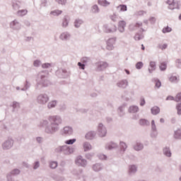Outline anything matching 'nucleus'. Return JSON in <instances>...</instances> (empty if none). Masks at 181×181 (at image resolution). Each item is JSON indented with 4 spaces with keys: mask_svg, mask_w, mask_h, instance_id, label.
I'll list each match as a JSON object with an SVG mask.
<instances>
[{
    "mask_svg": "<svg viewBox=\"0 0 181 181\" xmlns=\"http://www.w3.org/2000/svg\"><path fill=\"white\" fill-rule=\"evenodd\" d=\"M49 121L52 123V125H54V127H52V131H56V129H57V126L62 124V119L57 116L50 117Z\"/></svg>",
    "mask_w": 181,
    "mask_h": 181,
    "instance_id": "nucleus-1",
    "label": "nucleus"
},
{
    "mask_svg": "<svg viewBox=\"0 0 181 181\" xmlns=\"http://www.w3.org/2000/svg\"><path fill=\"white\" fill-rule=\"evenodd\" d=\"M115 42H117V38H110L107 42V50H112L114 49V45H115Z\"/></svg>",
    "mask_w": 181,
    "mask_h": 181,
    "instance_id": "nucleus-2",
    "label": "nucleus"
},
{
    "mask_svg": "<svg viewBox=\"0 0 181 181\" xmlns=\"http://www.w3.org/2000/svg\"><path fill=\"white\" fill-rule=\"evenodd\" d=\"M76 164L78 166H86L87 165V161L83 158L81 156H78L76 160Z\"/></svg>",
    "mask_w": 181,
    "mask_h": 181,
    "instance_id": "nucleus-3",
    "label": "nucleus"
},
{
    "mask_svg": "<svg viewBox=\"0 0 181 181\" xmlns=\"http://www.w3.org/2000/svg\"><path fill=\"white\" fill-rule=\"evenodd\" d=\"M37 100L41 104H45V103L49 101V98L47 95H40L38 96Z\"/></svg>",
    "mask_w": 181,
    "mask_h": 181,
    "instance_id": "nucleus-4",
    "label": "nucleus"
},
{
    "mask_svg": "<svg viewBox=\"0 0 181 181\" xmlns=\"http://www.w3.org/2000/svg\"><path fill=\"white\" fill-rule=\"evenodd\" d=\"M125 26H127V22H125L124 21H119L118 29L119 32H124L125 30Z\"/></svg>",
    "mask_w": 181,
    "mask_h": 181,
    "instance_id": "nucleus-5",
    "label": "nucleus"
},
{
    "mask_svg": "<svg viewBox=\"0 0 181 181\" xmlns=\"http://www.w3.org/2000/svg\"><path fill=\"white\" fill-rule=\"evenodd\" d=\"M99 135L100 136H105L107 135V129L103 127V124H99Z\"/></svg>",
    "mask_w": 181,
    "mask_h": 181,
    "instance_id": "nucleus-6",
    "label": "nucleus"
},
{
    "mask_svg": "<svg viewBox=\"0 0 181 181\" xmlns=\"http://www.w3.org/2000/svg\"><path fill=\"white\" fill-rule=\"evenodd\" d=\"M104 32L105 33H112L114 32H117V27L115 25H112L111 28H108L106 25L104 26Z\"/></svg>",
    "mask_w": 181,
    "mask_h": 181,
    "instance_id": "nucleus-7",
    "label": "nucleus"
},
{
    "mask_svg": "<svg viewBox=\"0 0 181 181\" xmlns=\"http://www.w3.org/2000/svg\"><path fill=\"white\" fill-rule=\"evenodd\" d=\"M156 63L155 62H151L149 68H148L149 73H152L153 70H156Z\"/></svg>",
    "mask_w": 181,
    "mask_h": 181,
    "instance_id": "nucleus-8",
    "label": "nucleus"
},
{
    "mask_svg": "<svg viewBox=\"0 0 181 181\" xmlns=\"http://www.w3.org/2000/svg\"><path fill=\"white\" fill-rule=\"evenodd\" d=\"M72 133H73V129H71L69 127H66L63 129V134L71 135Z\"/></svg>",
    "mask_w": 181,
    "mask_h": 181,
    "instance_id": "nucleus-9",
    "label": "nucleus"
},
{
    "mask_svg": "<svg viewBox=\"0 0 181 181\" xmlns=\"http://www.w3.org/2000/svg\"><path fill=\"white\" fill-rule=\"evenodd\" d=\"M159 112H160V109L158 106H154L151 108V114L153 115H157Z\"/></svg>",
    "mask_w": 181,
    "mask_h": 181,
    "instance_id": "nucleus-10",
    "label": "nucleus"
},
{
    "mask_svg": "<svg viewBox=\"0 0 181 181\" xmlns=\"http://www.w3.org/2000/svg\"><path fill=\"white\" fill-rule=\"evenodd\" d=\"M60 39H62V40H69V39H70V34L68 33H64L61 34Z\"/></svg>",
    "mask_w": 181,
    "mask_h": 181,
    "instance_id": "nucleus-11",
    "label": "nucleus"
},
{
    "mask_svg": "<svg viewBox=\"0 0 181 181\" xmlns=\"http://www.w3.org/2000/svg\"><path fill=\"white\" fill-rule=\"evenodd\" d=\"M13 145V141H6V142L3 144V146H4V148H5L6 149H8V148H11Z\"/></svg>",
    "mask_w": 181,
    "mask_h": 181,
    "instance_id": "nucleus-12",
    "label": "nucleus"
},
{
    "mask_svg": "<svg viewBox=\"0 0 181 181\" xmlns=\"http://www.w3.org/2000/svg\"><path fill=\"white\" fill-rule=\"evenodd\" d=\"M167 3L169 5L170 9H175V6H176V3H175V0H168Z\"/></svg>",
    "mask_w": 181,
    "mask_h": 181,
    "instance_id": "nucleus-13",
    "label": "nucleus"
},
{
    "mask_svg": "<svg viewBox=\"0 0 181 181\" xmlns=\"http://www.w3.org/2000/svg\"><path fill=\"white\" fill-rule=\"evenodd\" d=\"M129 112L135 113L139 111V107L138 106H131L129 110Z\"/></svg>",
    "mask_w": 181,
    "mask_h": 181,
    "instance_id": "nucleus-14",
    "label": "nucleus"
},
{
    "mask_svg": "<svg viewBox=\"0 0 181 181\" xmlns=\"http://www.w3.org/2000/svg\"><path fill=\"white\" fill-rule=\"evenodd\" d=\"M174 137L176 139H181V129H179L175 132Z\"/></svg>",
    "mask_w": 181,
    "mask_h": 181,
    "instance_id": "nucleus-15",
    "label": "nucleus"
},
{
    "mask_svg": "<svg viewBox=\"0 0 181 181\" xmlns=\"http://www.w3.org/2000/svg\"><path fill=\"white\" fill-rule=\"evenodd\" d=\"M91 148H92L91 144H90L88 143H84L83 144V149H84L85 152L90 151Z\"/></svg>",
    "mask_w": 181,
    "mask_h": 181,
    "instance_id": "nucleus-16",
    "label": "nucleus"
},
{
    "mask_svg": "<svg viewBox=\"0 0 181 181\" xmlns=\"http://www.w3.org/2000/svg\"><path fill=\"white\" fill-rule=\"evenodd\" d=\"M98 4L102 6H108L110 5V2L107 1V0H98Z\"/></svg>",
    "mask_w": 181,
    "mask_h": 181,
    "instance_id": "nucleus-17",
    "label": "nucleus"
},
{
    "mask_svg": "<svg viewBox=\"0 0 181 181\" xmlns=\"http://www.w3.org/2000/svg\"><path fill=\"white\" fill-rule=\"evenodd\" d=\"M95 134H94V132H88L87 134H86V139H93V138H94V136H95Z\"/></svg>",
    "mask_w": 181,
    "mask_h": 181,
    "instance_id": "nucleus-18",
    "label": "nucleus"
},
{
    "mask_svg": "<svg viewBox=\"0 0 181 181\" xmlns=\"http://www.w3.org/2000/svg\"><path fill=\"white\" fill-rule=\"evenodd\" d=\"M62 13L63 11L60 10H54L51 12V15H52L53 16H59V15H62Z\"/></svg>",
    "mask_w": 181,
    "mask_h": 181,
    "instance_id": "nucleus-19",
    "label": "nucleus"
},
{
    "mask_svg": "<svg viewBox=\"0 0 181 181\" xmlns=\"http://www.w3.org/2000/svg\"><path fill=\"white\" fill-rule=\"evenodd\" d=\"M18 16H25L26 13H28V10L23 9V10H20L17 12Z\"/></svg>",
    "mask_w": 181,
    "mask_h": 181,
    "instance_id": "nucleus-20",
    "label": "nucleus"
},
{
    "mask_svg": "<svg viewBox=\"0 0 181 181\" xmlns=\"http://www.w3.org/2000/svg\"><path fill=\"white\" fill-rule=\"evenodd\" d=\"M170 81H171V83H176V82L179 81V76H171L170 77Z\"/></svg>",
    "mask_w": 181,
    "mask_h": 181,
    "instance_id": "nucleus-21",
    "label": "nucleus"
},
{
    "mask_svg": "<svg viewBox=\"0 0 181 181\" xmlns=\"http://www.w3.org/2000/svg\"><path fill=\"white\" fill-rule=\"evenodd\" d=\"M163 151H164V155L165 156H168V157L171 156L172 153H170V150H169V148H164Z\"/></svg>",
    "mask_w": 181,
    "mask_h": 181,
    "instance_id": "nucleus-22",
    "label": "nucleus"
},
{
    "mask_svg": "<svg viewBox=\"0 0 181 181\" xmlns=\"http://www.w3.org/2000/svg\"><path fill=\"white\" fill-rule=\"evenodd\" d=\"M143 148H144V146H142V144H136L134 146L135 151H141Z\"/></svg>",
    "mask_w": 181,
    "mask_h": 181,
    "instance_id": "nucleus-23",
    "label": "nucleus"
},
{
    "mask_svg": "<svg viewBox=\"0 0 181 181\" xmlns=\"http://www.w3.org/2000/svg\"><path fill=\"white\" fill-rule=\"evenodd\" d=\"M69 25V17H65L63 20L62 26L66 28Z\"/></svg>",
    "mask_w": 181,
    "mask_h": 181,
    "instance_id": "nucleus-24",
    "label": "nucleus"
},
{
    "mask_svg": "<svg viewBox=\"0 0 181 181\" xmlns=\"http://www.w3.org/2000/svg\"><path fill=\"white\" fill-rule=\"evenodd\" d=\"M162 32L163 33H169V32H172V28L167 26L163 29Z\"/></svg>",
    "mask_w": 181,
    "mask_h": 181,
    "instance_id": "nucleus-25",
    "label": "nucleus"
},
{
    "mask_svg": "<svg viewBox=\"0 0 181 181\" xmlns=\"http://www.w3.org/2000/svg\"><path fill=\"white\" fill-rule=\"evenodd\" d=\"M121 12H125V11H127V6L126 5H119V6H117V9H119Z\"/></svg>",
    "mask_w": 181,
    "mask_h": 181,
    "instance_id": "nucleus-26",
    "label": "nucleus"
},
{
    "mask_svg": "<svg viewBox=\"0 0 181 181\" xmlns=\"http://www.w3.org/2000/svg\"><path fill=\"white\" fill-rule=\"evenodd\" d=\"M108 66V64L105 63V62H101L99 64V67L100 68V70H103V69H105Z\"/></svg>",
    "mask_w": 181,
    "mask_h": 181,
    "instance_id": "nucleus-27",
    "label": "nucleus"
},
{
    "mask_svg": "<svg viewBox=\"0 0 181 181\" xmlns=\"http://www.w3.org/2000/svg\"><path fill=\"white\" fill-rule=\"evenodd\" d=\"M49 167L51 168V169H56V168H57V162H51L49 164Z\"/></svg>",
    "mask_w": 181,
    "mask_h": 181,
    "instance_id": "nucleus-28",
    "label": "nucleus"
},
{
    "mask_svg": "<svg viewBox=\"0 0 181 181\" xmlns=\"http://www.w3.org/2000/svg\"><path fill=\"white\" fill-rule=\"evenodd\" d=\"M176 110L177 111L178 115H181V103L177 104Z\"/></svg>",
    "mask_w": 181,
    "mask_h": 181,
    "instance_id": "nucleus-29",
    "label": "nucleus"
},
{
    "mask_svg": "<svg viewBox=\"0 0 181 181\" xmlns=\"http://www.w3.org/2000/svg\"><path fill=\"white\" fill-rule=\"evenodd\" d=\"M175 101H176V103H179L181 101V93H178L175 98Z\"/></svg>",
    "mask_w": 181,
    "mask_h": 181,
    "instance_id": "nucleus-30",
    "label": "nucleus"
},
{
    "mask_svg": "<svg viewBox=\"0 0 181 181\" xmlns=\"http://www.w3.org/2000/svg\"><path fill=\"white\" fill-rule=\"evenodd\" d=\"M76 139L66 140L65 141V144H66V145H73V144H74V142H76Z\"/></svg>",
    "mask_w": 181,
    "mask_h": 181,
    "instance_id": "nucleus-31",
    "label": "nucleus"
},
{
    "mask_svg": "<svg viewBox=\"0 0 181 181\" xmlns=\"http://www.w3.org/2000/svg\"><path fill=\"white\" fill-rule=\"evenodd\" d=\"M146 13L145 11H139L136 13V16H144Z\"/></svg>",
    "mask_w": 181,
    "mask_h": 181,
    "instance_id": "nucleus-32",
    "label": "nucleus"
},
{
    "mask_svg": "<svg viewBox=\"0 0 181 181\" xmlns=\"http://www.w3.org/2000/svg\"><path fill=\"white\" fill-rule=\"evenodd\" d=\"M101 169V165H100L99 164H95L93 165V170H95V172H98V170H100Z\"/></svg>",
    "mask_w": 181,
    "mask_h": 181,
    "instance_id": "nucleus-33",
    "label": "nucleus"
},
{
    "mask_svg": "<svg viewBox=\"0 0 181 181\" xmlns=\"http://www.w3.org/2000/svg\"><path fill=\"white\" fill-rule=\"evenodd\" d=\"M120 148L121 150L123 151V152L125 151L127 148V144L124 142H120Z\"/></svg>",
    "mask_w": 181,
    "mask_h": 181,
    "instance_id": "nucleus-34",
    "label": "nucleus"
},
{
    "mask_svg": "<svg viewBox=\"0 0 181 181\" xmlns=\"http://www.w3.org/2000/svg\"><path fill=\"white\" fill-rule=\"evenodd\" d=\"M56 104H57L56 101H52V102L49 103L48 108H53V107H56Z\"/></svg>",
    "mask_w": 181,
    "mask_h": 181,
    "instance_id": "nucleus-35",
    "label": "nucleus"
},
{
    "mask_svg": "<svg viewBox=\"0 0 181 181\" xmlns=\"http://www.w3.org/2000/svg\"><path fill=\"white\" fill-rule=\"evenodd\" d=\"M159 49H160L161 50H165V49H166L168 47V44H160L158 45Z\"/></svg>",
    "mask_w": 181,
    "mask_h": 181,
    "instance_id": "nucleus-36",
    "label": "nucleus"
},
{
    "mask_svg": "<svg viewBox=\"0 0 181 181\" xmlns=\"http://www.w3.org/2000/svg\"><path fill=\"white\" fill-rule=\"evenodd\" d=\"M83 23V21L81 20H76L75 21V26L76 28H80V25Z\"/></svg>",
    "mask_w": 181,
    "mask_h": 181,
    "instance_id": "nucleus-37",
    "label": "nucleus"
},
{
    "mask_svg": "<svg viewBox=\"0 0 181 181\" xmlns=\"http://www.w3.org/2000/svg\"><path fill=\"white\" fill-rule=\"evenodd\" d=\"M166 67H167V65H166V63H165V62L161 63L160 65V69L162 71L166 70Z\"/></svg>",
    "mask_w": 181,
    "mask_h": 181,
    "instance_id": "nucleus-38",
    "label": "nucleus"
},
{
    "mask_svg": "<svg viewBox=\"0 0 181 181\" xmlns=\"http://www.w3.org/2000/svg\"><path fill=\"white\" fill-rule=\"evenodd\" d=\"M129 172L133 173L134 172H136V167L135 165H131L129 167Z\"/></svg>",
    "mask_w": 181,
    "mask_h": 181,
    "instance_id": "nucleus-39",
    "label": "nucleus"
},
{
    "mask_svg": "<svg viewBox=\"0 0 181 181\" xmlns=\"http://www.w3.org/2000/svg\"><path fill=\"white\" fill-rule=\"evenodd\" d=\"M59 5H66L67 0H55Z\"/></svg>",
    "mask_w": 181,
    "mask_h": 181,
    "instance_id": "nucleus-40",
    "label": "nucleus"
},
{
    "mask_svg": "<svg viewBox=\"0 0 181 181\" xmlns=\"http://www.w3.org/2000/svg\"><path fill=\"white\" fill-rule=\"evenodd\" d=\"M144 66V63L139 62H137L136 64V68L139 69H142V67Z\"/></svg>",
    "mask_w": 181,
    "mask_h": 181,
    "instance_id": "nucleus-41",
    "label": "nucleus"
},
{
    "mask_svg": "<svg viewBox=\"0 0 181 181\" xmlns=\"http://www.w3.org/2000/svg\"><path fill=\"white\" fill-rule=\"evenodd\" d=\"M139 124L140 125H146L148 124V121H146V119H141L139 121Z\"/></svg>",
    "mask_w": 181,
    "mask_h": 181,
    "instance_id": "nucleus-42",
    "label": "nucleus"
},
{
    "mask_svg": "<svg viewBox=\"0 0 181 181\" xmlns=\"http://www.w3.org/2000/svg\"><path fill=\"white\" fill-rule=\"evenodd\" d=\"M92 11H93V12H94V13L98 12V11H99V9H98V6L94 5V6H93V8H92Z\"/></svg>",
    "mask_w": 181,
    "mask_h": 181,
    "instance_id": "nucleus-43",
    "label": "nucleus"
},
{
    "mask_svg": "<svg viewBox=\"0 0 181 181\" xmlns=\"http://www.w3.org/2000/svg\"><path fill=\"white\" fill-rule=\"evenodd\" d=\"M122 84H125V86H128V82H127V81H122L118 83V86L119 87H123Z\"/></svg>",
    "mask_w": 181,
    "mask_h": 181,
    "instance_id": "nucleus-44",
    "label": "nucleus"
},
{
    "mask_svg": "<svg viewBox=\"0 0 181 181\" xmlns=\"http://www.w3.org/2000/svg\"><path fill=\"white\" fill-rule=\"evenodd\" d=\"M140 105L141 107H144V105H145V98H141V99H140Z\"/></svg>",
    "mask_w": 181,
    "mask_h": 181,
    "instance_id": "nucleus-45",
    "label": "nucleus"
},
{
    "mask_svg": "<svg viewBox=\"0 0 181 181\" xmlns=\"http://www.w3.org/2000/svg\"><path fill=\"white\" fill-rule=\"evenodd\" d=\"M42 69H48V67H50V64L47 63V64H43L42 65Z\"/></svg>",
    "mask_w": 181,
    "mask_h": 181,
    "instance_id": "nucleus-46",
    "label": "nucleus"
},
{
    "mask_svg": "<svg viewBox=\"0 0 181 181\" xmlns=\"http://www.w3.org/2000/svg\"><path fill=\"white\" fill-rule=\"evenodd\" d=\"M151 127L152 129L155 131V129H156V125H155V120H152L151 121Z\"/></svg>",
    "mask_w": 181,
    "mask_h": 181,
    "instance_id": "nucleus-47",
    "label": "nucleus"
},
{
    "mask_svg": "<svg viewBox=\"0 0 181 181\" xmlns=\"http://www.w3.org/2000/svg\"><path fill=\"white\" fill-rule=\"evenodd\" d=\"M40 64V61L36 60V61L34 62V66H35V67H38V66H39Z\"/></svg>",
    "mask_w": 181,
    "mask_h": 181,
    "instance_id": "nucleus-48",
    "label": "nucleus"
},
{
    "mask_svg": "<svg viewBox=\"0 0 181 181\" xmlns=\"http://www.w3.org/2000/svg\"><path fill=\"white\" fill-rule=\"evenodd\" d=\"M166 100L169 101H175V98L173 96H168Z\"/></svg>",
    "mask_w": 181,
    "mask_h": 181,
    "instance_id": "nucleus-49",
    "label": "nucleus"
},
{
    "mask_svg": "<svg viewBox=\"0 0 181 181\" xmlns=\"http://www.w3.org/2000/svg\"><path fill=\"white\" fill-rule=\"evenodd\" d=\"M19 173H20V171H19V170H18V169L13 170L12 171V174H13V175H19Z\"/></svg>",
    "mask_w": 181,
    "mask_h": 181,
    "instance_id": "nucleus-50",
    "label": "nucleus"
},
{
    "mask_svg": "<svg viewBox=\"0 0 181 181\" xmlns=\"http://www.w3.org/2000/svg\"><path fill=\"white\" fill-rule=\"evenodd\" d=\"M160 86H161L160 81H157L156 82V87H157V88H159V87H160Z\"/></svg>",
    "mask_w": 181,
    "mask_h": 181,
    "instance_id": "nucleus-51",
    "label": "nucleus"
},
{
    "mask_svg": "<svg viewBox=\"0 0 181 181\" xmlns=\"http://www.w3.org/2000/svg\"><path fill=\"white\" fill-rule=\"evenodd\" d=\"M78 66L82 69V70H84L85 65L81 64V62L78 63Z\"/></svg>",
    "mask_w": 181,
    "mask_h": 181,
    "instance_id": "nucleus-52",
    "label": "nucleus"
},
{
    "mask_svg": "<svg viewBox=\"0 0 181 181\" xmlns=\"http://www.w3.org/2000/svg\"><path fill=\"white\" fill-rule=\"evenodd\" d=\"M19 25V23H18V21H13V22L11 23V26H15V25Z\"/></svg>",
    "mask_w": 181,
    "mask_h": 181,
    "instance_id": "nucleus-53",
    "label": "nucleus"
},
{
    "mask_svg": "<svg viewBox=\"0 0 181 181\" xmlns=\"http://www.w3.org/2000/svg\"><path fill=\"white\" fill-rule=\"evenodd\" d=\"M134 26L135 28H141V26H142V23H137Z\"/></svg>",
    "mask_w": 181,
    "mask_h": 181,
    "instance_id": "nucleus-54",
    "label": "nucleus"
},
{
    "mask_svg": "<svg viewBox=\"0 0 181 181\" xmlns=\"http://www.w3.org/2000/svg\"><path fill=\"white\" fill-rule=\"evenodd\" d=\"M39 168V162H36L34 165V169H37Z\"/></svg>",
    "mask_w": 181,
    "mask_h": 181,
    "instance_id": "nucleus-55",
    "label": "nucleus"
},
{
    "mask_svg": "<svg viewBox=\"0 0 181 181\" xmlns=\"http://www.w3.org/2000/svg\"><path fill=\"white\" fill-rule=\"evenodd\" d=\"M100 159H107V156L103 155L100 156Z\"/></svg>",
    "mask_w": 181,
    "mask_h": 181,
    "instance_id": "nucleus-56",
    "label": "nucleus"
},
{
    "mask_svg": "<svg viewBox=\"0 0 181 181\" xmlns=\"http://www.w3.org/2000/svg\"><path fill=\"white\" fill-rule=\"evenodd\" d=\"M13 107H19V103H14L13 105Z\"/></svg>",
    "mask_w": 181,
    "mask_h": 181,
    "instance_id": "nucleus-57",
    "label": "nucleus"
},
{
    "mask_svg": "<svg viewBox=\"0 0 181 181\" xmlns=\"http://www.w3.org/2000/svg\"><path fill=\"white\" fill-rule=\"evenodd\" d=\"M124 71L127 73V74H129V71H128L127 69H125Z\"/></svg>",
    "mask_w": 181,
    "mask_h": 181,
    "instance_id": "nucleus-58",
    "label": "nucleus"
},
{
    "mask_svg": "<svg viewBox=\"0 0 181 181\" xmlns=\"http://www.w3.org/2000/svg\"><path fill=\"white\" fill-rule=\"evenodd\" d=\"M141 49L142 50H145V47L144 46V45H141Z\"/></svg>",
    "mask_w": 181,
    "mask_h": 181,
    "instance_id": "nucleus-59",
    "label": "nucleus"
},
{
    "mask_svg": "<svg viewBox=\"0 0 181 181\" xmlns=\"http://www.w3.org/2000/svg\"><path fill=\"white\" fill-rule=\"evenodd\" d=\"M160 122H165V119H163V118H161V119H160Z\"/></svg>",
    "mask_w": 181,
    "mask_h": 181,
    "instance_id": "nucleus-60",
    "label": "nucleus"
},
{
    "mask_svg": "<svg viewBox=\"0 0 181 181\" xmlns=\"http://www.w3.org/2000/svg\"><path fill=\"white\" fill-rule=\"evenodd\" d=\"M112 20L114 21L115 22V18H114V16H112Z\"/></svg>",
    "mask_w": 181,
    "mask_h": 181,
    "instance_id": "nucleus-61",
    "label": "nucleus"
},
{
    "mask_svg": "<svg viewBox=\"0 0 181 181\" xmlns=\"http://www.w3.org/2000/svg\"><path fill=\"white\" fill-rule=\"evenodd\" d=\"M18 6V4L13 5L14 9H16V7Z\"/></svg>",
    "mask_w": 181,
    "mask_h": 181,
    "instance_id": "nucleus-62",
    "label": "nucleus"
},
{
    "mask_svg": "<svg viewBox=\"0 0 181 181\" xmlns=\"http://www.w3.org/2000/svg\"><path fill=\"white\" fill-rule=\"evenodd\" d=\"M151 19H153V21H155V18H152Z\"/></svg>",
    "mask_w": 181,
    "mask_h": 181,
    "instance_id": "nucleus-63",
    "label": "nucleus"
},
{
    "mask_svg": "<svg viewBox=\"0 0 181 181\" xmlns=\"http://www.w3.org/2000/svg\"><path fill=\"white\" fill-rule=\"evenodd\" d=\"M180 181H181V177H180Z\"/></svg>",
    "mask_w": 181,
    "mask_h": 181,
    "instance_id": "nucleus-64",
    "label": "nucleus"
}]
</instances>
